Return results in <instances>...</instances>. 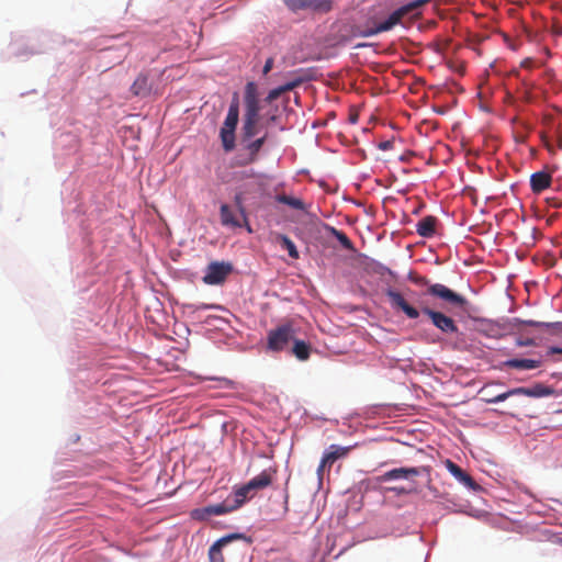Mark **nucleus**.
<instances>
[{
  "label": "nucleus",
  "mask_w": 562,
  "mask_h": 562,
  "mask_svg": "<svg viewBox=\"0 0 562 562\" xmlns=\"http://www.w3.org/2000/svg\"><path fill=\"white\" fill-rule=\"evenodd\" d=\"M385 295L389 299L391 307L394 311L403 312L408 318L416 319L419 317L420 313H423L430 318L432 325L441 333L456 334L458 331L456 322L446 314L427 306H423L419 311L411 305L402 293L393 289L386 290Z\"/></svg>",
  "instance_id": "nucleus-1"
},
{
  "label": "nucleus",
  "mask_w": 562,
  "mask_h": 562,
  "mask_svg": "<svg viewBox=\"0 0 562 562\" xmlns=\"http://www.w3.org/2000/svg\"><path fill=\"white\" fill-rule=\"evenodd\" d=\"M429 1L430 0H415L396 9L394 12L390 14V16L385 21L379 23L374 27H370L362 31L360 33V36L369 37L392 30L396 24H398L402 21V19L405 15L412 13L415 10H418Z\"/></svg>",
  "instance_id": "nucleus-2"
},
{
  "label": "nucleus",
  "mask_w": 562,
  "mask_h": 562,
  "mask_svg": "<svg viewBox=\"0 0 562 562\" xmlns=\"http://www.w3.org/2000/svg\"><path fill=\"white\" fill-rule=\"evenodd\" d=\"M552 390L549 386H546L541 383H537L531 387H515L512 390H508L504 393H501L498 395H495L493 397H486L484 401L487 404H494L506 401L508 397L513 395H525L529 397H543L552 394Z\"/></svg>",
  "instance_id": "nucleus-3"
},
{
  "label": "nucleus",
  "mask_w": 562,
  "mask_h": 562,
  "mask_svg": "<svg viewBox=\"0 0 562 562\" xmlns=\"http://www.w3.org/2000/svg\"><path fill=\"white\" fill-rule=\"evenodd\" d=\"M427 293L434 297L441 300L445 304L451 307L462 308L468 304V300L449 289L445 284L434 283L427 288Z\"/></svg>",
  "instance_id": "nucleus-4"
},
{
  "label": "nucleus",
  "mask_w": 562,
  "mask_h": 562,
  "mask_svg": "<svg viewBox=\"0 0 562 562\" xmlns=\"http://www.w3.org/2000/svg\"><path fill=\"white\" fill-rule=\"evenodd\" d=\"M295 330L291 323L283 324L268 334V348L272 351H281L294 339Z\"/></svg>",
  "instance_id": "nucleus-5"
},
{
  "label": "nucleus",
  "mask_w": 562,
  "mask_h": 562,
  "mask_svg": "<svg viewBox=\"0 0 562 562\" xmlns=\"http://www.w3.org/2000/svg\"><path fill=\"white\" fill-rule=\"evenodd\" d=\"M245 114L244 119L259 120L261 110L257 85L249 81L245 86L244 93Z\"/></svg>",
  "instance_id": "nucleus-6"
},
{
  "label": "nucleus",
  "mask_w": 562,
  "mask_h": 562,
  "mask_svg": "<svg viewBox=\"0 0 562 562\" xmlns=\"http://www.w3.org/2000/svg\"><path fill=\"white\" fill-rule=\"evenodd\" d=\"M233 271V266L229 262H211L205 270L203 282L210 285L222 284Z\"/></svg>",
  "instance_id": "nucleus-7"
},
{
  "label": "nucleus",
  "mask_w": 562,
  "mask_h": 562,
  "mask_svg": "<svg viewBox=\"0 0 562 562\" xmlns=\"http://www.w3.org/2000/svg\"><path fill=\"white\" fill-rule=\"evenodd\" d=\"M284 4L293 12L312 10L328 12L331 9V0H283Z\"/></svg>",
  "instance_id": "nucleus-8"
},
{
  "label": "nucleus",
  "mask_w": 562,
  "mask_h": 562,
  "mask_svg": "<svg viewBox=\"0 0 562 562\" xmlns=\"http://www.w3.org/2000/svg\"><path fill=\"white\" fill-rule=\"evenodd\" d=\"M233 512L227 502L195 508L191 512V517L196 520H206L211 516H220Z\"/></svg>",
  "instance_id": "nucleus-9"
},
{
  "label": "nucleus",
  "mask_w": 562,
  "mask_h": 562,
  "mask_svg": "<svg viewBox=\"0 0 562 562\" xmlns=\"http://www.w3.org/2000/svg\"><path fill=\"white\" fill-rule=\"evenodd\" d=\"M352 448V446L342 447L339 445H330L322 457L323 467H328L329 471L333 464L339 459L346 458L350 453Z\"/></svg>",
  "instance_id": "nucleus-10"
},
{
  "label": "nucleus",
  "mask_w": 562,
  "mask_h": 562,
  "mask_svg": "<svg viewBox=\"0 0 562 562\" xmlns=\"http://www.w3.org/2000/svg\"><path fill=\"white\" fill-rule=\"evenodd\" d=\"M234 539H247L241 533H233L226 537L218 539L215 543H213L209 550V559L210 562H225L224 557L222 554V548L226 546Z\"/></svg>",
  "instance_id": "nucleus-11"
},
{
  "label": "nucleus",
  "mask_w": 562,
  "mask_h": 562,
  "mask_svg": "<svg viewBox=\"0 0 562 562\" xmlns=\"http://www.w3.org/2000/svg\"><path fill=\"white\" fill-rule=\"evenodd\" d=\"M446 468L457 480L463 483L467 487L473 491L480 490V485L472 479V476L464 472L458 464H456L451 460H446Z\"/></svg>",
  "instance_id": "nucleus-12"
},
{
  "label": "nucleus",
  "mask_w": 562,
  "mask_h": 562,
  "mask_svg": "<svg viewBox=\"0 0 562 562\" xmlns=\"http://www.w3.org/2000/svg\"><path fill=\"white\" fill-rule=\"evenodd\" d=\"M419 475V469L417 468H397L392 469L382 475L376 477V481L380 483L392 481V480H401V479H409L412 476Z\"/></svg>",
  "instance_id": "nucleus-13"
},
{
  "label": "nucleus",
  "mask_w": 562,
  "mask_h": 562,
  "mask_svg": "<svg viewBox=\"0 0 562 562\" xmlns=\"http://www.w3.org/2000/svg\"><path fill=\"white\" fill-rule=\"evenodd\" d=\"M552 176L546 171H537L530 176V188L536 194L541 193L551 186Z\"/></svg>",
  "instance_id": "nucleus-14"
},
{
  "label": "nucleus",
  "mask_w": 562,
  "mask_h": 562,
  "mask_svg": "<svg viewBox=\"0 0 562 562\" xmlns=\"http://www.w3.org/2000/svg\"><path fill=\"white\" fill-rule=\"evenodd\" d=\"M437 224V217L432 215L425 216L416 224V233L420 237L431 238L436 234Z\"/></svg>",
  "instance_id": "nucleus-15"
},
{
  "label": "nucleus",
  "mask_w": 562,
  "mask_h": 562,
  "mask_svg": "<svg viewBox=\"0 0 562 562\" xmlns=\"http://www.w3.org/2000/svg\"><path fill=\"white\" fill-rule=\"evenodd\" d=\"M235 130L236 126L229 124L224 121L223 126L220 131V137L222 142V146L225 151L229 153L235 148Z\"/></svg>",
  "instance_id": "nucleus-16"
},
{
  "label": "nucleus",
  "mask_w": 562,
  "mask_h": 562,
  "mask_svg": "<svg viewBox=\"0 0 562 562\" xmlns=\"http://www.w3.org/2000/svg\"><path fill=\"white\" fill-rule=\"evenodd\" d=\"M276 470L272 469V468H269V469H266L263 470L260 474H258L257 476L252 477L248 484L250 486V488L252 490V492L257 491V490H262L267 486H269L272 482V477H273V474H276Z\"/></svg>",
  "instance_id": "nucleus-17"
},
{
  "label": "nucleus",
  "mask_w": 562,
  "mask_h": 562,
  "mask_svg": "<svg viewBox=\"0 0 562 562\" xmlns=\"http://www.w3.org/2000/svg\"><path fill=\"white\" fill-rule=\"evenodd\" d=\"M266 139H267V135H263L260 138L249 142L245 147L246 150L248 151V156L240 161V165L244 166V165L255 162L258 159V154H259L260 149L262 148Z\"/></svg>",
  "instance_id": "nucleus-18"
},
{
  "label": "nucleus",
  "mask_w": 562,
  "mask_h": 562,
  "mask_svg": "<svg viewBox=\"0 0 562 562\" xmlns=\"http://www.w3.org/2000/svg\"><path fill=\"white\" fill-rule=\"evenodd\" d=\"M541 366L540 360L535 359H508L502 363V368H513L519 370H532Z\"/></svg>",
  "instance_id": "nucleus-19"
},
{
  "label": "nucleus",
  "mask_w": 562,
  "mask_h": 562,
  "mask_svg": "<svg viewBox=\"0 0 562 562\" xmlns=\"http://www.w3.org/2000/svg\"><path fill=\"white\" fill-rule=\"evenodd\" d=\"M151 86L146 75H138L131 87V91L136 97H146L150 93Z\"/></svg>",
  "instance_id": "nucleus-20"
},
{
  "label": "nucleus",
  "mask_w": 562,
  "mask_h": 562,
  "mask_svg": "<svg viewBox=\"0 0 562 562\" xmlns=\"http://www.w3.org/2000/svg\"><path fill=\"white\" fill-rule=\"evenodd\" d=\"M302 82H303L302 78H295V79H293V80H291V81L280 86L278 88H274V89L270 90L268 95H267V101L271 102V101L278 99L281 94L295 89Z\"/></svg>",
  "instance_id": "nucleus-21"
},
{
  "label": "nucleus",
  "mask_w": 562,
  "mask_h": 562,
  "mask_svg": "<svg viewBox=\"0 0 562 562\" xmlns=\"http://www.w3.org/2000/svg\"><path fill=\"white\" fill-rule=\"evenodd\" d=\"M254 493L255 492H252V490L250 488L248 483L238 487L234 492V496H235L234 503L229 504L232 509L236 510L237 508H239L246 502L247 498H251L254 496Z\"/></svg>",
  "instance_id": "nucleus-22"
},
{
  "label": "nucleus",
  "mask_w": 562,
  "mask_h": 562,
  "mask_svg": "<svg viewBox=\"0 0 562 562\" xmlns=\"http://www.w3.org/2000/svg\"><path fill=\"white\" fill-rule=\"evenodd\" d=\"M221 223L224 226L240 227L241 224L237 220L235 213L227 204H222L220 209Z\"/></svg>",
  "instance_id": "nucleus-23"
},
{
  "label": "nucleus",
  "mask_w": 562,
  "mask_h": 562,
  "mask_svg": "<svg viewBox=\"0 0 562 562\" xmlns=\"http://www.w3.org/2000/svg\"><path fill=\"white\" fill-rule=\"evenodd\" d=\"M224 121L228 122L229 124H232L234 126H237V124H238V121H239V97H238L237 92H235L233 95V99H232L229 108H228L227 115Z\"/></svg>",
  "instance_id": "nucleus-24"
},
{
  "label": "nucleus",
  "mask_w": 562,
  "mask_h": 562,
  "mask_svg": "<svg viewBox=\"0 0 562 562\" xmlns=\"http://www.w3.org/2000/svg\"><path fill=\"white\" fill-rule=\"evenodd\" d=\"M276 241L280 244L281 248L288 251L291 258H299V251L295 244L286 235L277 234Z\"/></svg>",
  "instance_id": "nucleus-25"
},
{
  "label": "nucleus",
  "mask_w": 562,
  "mask_h": 562,
  "mask_svg": "<svg viewBox=\"0 0 562 562\" xmlns=\"http://www.w3.org/2000/svg\"><path fill=\"white\" fill-rule=\"evenodd\" d=\"M276 200L279 203L285 204V205L290 206L291 209H294V210H297V211H305L306 210L305 203L301 199H299V198L290 196V195H286V194H278L276 196Z\"/></svg>",
  "instance_id": "nucleus-26"
},
{
  "label": "nucleus",
  "mask_w": 562,
  "mask_h": 562,
  "mask_svg": "<svg viewBox=\"0 0 562 562\" xmlns=\"http://www.w3.org/2000/svg\"><path fill=\"white\" fill-rule=\"evenodd\" d=\"M293 342H294L293 348H292L293 355L299 360H302V361L307 360L310 357V350H311L310 345L300 339H293Z\"/></svg>",
  "instance_id": "nucleus-27"
},
{
  "label": "nucleus",
  "mask_w": 562,
  "mask_h": 562,
  "mask_svg": "<svg viewBox=\"0 0 562 562\" xmlns=\"http://www.w3.org/2000/svg\"><path fill=\"white\" fill-rule=\"evenodd\" d=\"M258 122L259 120L244 119L241 127V135L244 142L251 139L257 134Z\"/></svg>",
  "instance_id": "nucleus-28"
},
{
  "label": "nucleus",
  "mask_w": 562,
  "mask_h": 562,
  "mask_svg": "<svg viewBox=\"0 0 562 562\" xmlns=\"http://www.w3.org/2000/svg\"><path fill=\"white\" fill-rule=\"evenodd\" d=\"M328 231L330 235L334 236L345 249L355 251L352 241L342 231H339L335 227H328Z\"/></svg>",
  "instance_id": "nucleus-29"
},
{
  "label": "nucleus",
  "mask_w": 562,
  "mask_h": 562,
  "mask_svg": "<svg viewBox=\"0 0 562 562\" xmlns=\"http://www.w3.org/2000/svg\"><path fill=\"white\" fill-rule=\"evenodd\" d=\"M522 326H532V327L544 328L546 323L544 322H537V321H524V319H520V318H514L510 322V327L513 329L517 330V333H519V334L524 333Z\"/></svg>",
  "instance_id": "nucleus-30"
},
{
  "label": "nucleus",
  "mask_w": 562,
  "mask_h": 562,
  "mask_svg": "<svg viewBox=\"0 0 562 562\" xmlns=\"http://www.w3.org/2000/svg\"><path fill=\"white\" fill-rule=\"evenodd\" d=\"M408 279H409L414 284H416V285H420V286H424V285L429 286V285H431V284H430V282H429V280H428L426 277H424V276H419V274L414 273V272H411V273L408 274Z\"/></svg>",
  "instance_id": "nucleus-31"
},
{
  "label": "nucleus",
  "mask_w": 562,
  "mask_h": 562,
  "mask_svg": "<svg viewBox=\"0 0 562 562\" xmlns=\"http://www.w3.org/2000/svg\"><path fill=\"white\" fill-rule=\"evenodd\" d=\"M544 328L554 336H562V322L546 323Z\"/></svg>",
  "instance_id": "nucleus-32"
},
{
  "label": "nucleus",
  "mask_w": 562,
  "mask_h": 562,
  "mask_svg": "<svg viewBox=\"0 0 562 562\" xmlns=\"http://www.w3.org/2000/svg\"><path fill=\"white\" fill-rule=\"evenodd\" d=\"M516 345L518 347H529V346H535L536 345V341L533 338H524V337H519L516 339Z\"/></svg>",
  "instance_id": "nucleus-33"
},
{
  "label": "nucleus",
  "mask_w": 562,
  "mask_h": 562,
  "mask_svg": "<svg viewBox=\"0 0 562 562\" xmlns=\"http://www.w3.org/2000/svg\"><path fill=\"white\" fill-rule=\"evenodd\" d=\"M273 67V58H268L263 65L262 74L267 75Z\"/></svg>",
  "instance_id": "nucleus-34"
},
{
  "label": "nucleus",
  "mask_w": 562,
  "mask_h": 562,
  "mask_svg": "<svg viewBox=\"0 0 562 562\" xmlns=\"http://www.w3.org/2000/svg\"><path fill=\"white\" fill-rule=\"evenodd\" d=\"M389 491L395 493L396 495L408 494L411 492V491L406 490L405 487H398V486L389 487Z\"/></svg>",
  "instance_id": "nucleus-35"
},
{
  "label": "nucleus",
  "mask_w": 562,
  "mask_h": 562,
  "mask_svg": "<svg viewBox=\"0 0 562 562\" xmlns=\"http://www.w3.org/2000/svg\"><path fill=\"white\" fill-rule=\"evenodd\" d=\"M393 140H384L379 144L381 150H389L393 147Z\"/></svg>",
  "instance_id": "nucleus-36"
},
{
  "label": "nucleus",
  "mask_w": 562,
  "mask_h": 562,
  "mask_svg": "<svg viewBox=\"0 0 562 562\" xmlns=\"http://www.w3.org/2000/svg\"><path fill=\"white\" fill-rule=\"evenodd\" d=\"M260 175L258 172H256L255 170H248V171L241 172V178L243 179H246V178H257Z\"/></svg>",
  "instance_id": "nucleus-37"
},
{
  "label": "nucleus",
  "mask_w": 562,
  "mask_h": 562,
  "mask_svg": "<svg viewBox=\"0 0 562 562\" xmlns=\"http://www.w3.org/2000/svg\"><path fill=\"white\" fill-rule=\"evenodd\" d=\"M235 202H236V204H237V206H238V209H239V211H240V213H241L243 217L246 220V216H245V213H244V206H243V203H241V198H240V195H238V194H237V195L235 196Z\"/></svg>",
  "instance_id": "nucleus-38"
},
{
  "label": "nucleus",
  "mask_w": 562,
  "mask_h": 562,
  "mask_svg": "<svg viewBox=\"0 0 562 562\" xmlns=\"http://www.w3.org/2000/svg\"><path fill=\"white\" fill-rule=\"evenodd\" d=\"M326 469L328 470V467H323V460H321V463L317 468V475H318L319 480L323 479V475H324V472Z\"/></svg>",
  "instance_id": "nucleus-39"
},
{
  "label": "nucleus",
  "mask_w": 562,
  "mask_h": 562,
  "mask_svg": "<svg viewBox=\"0 0 562 562\" xmlns=\"http://www.w3.org/2000/svg\"><path fill=\"white\" fill-rule=\"evenodd\" d=\"M554 353H562V348L561 347H550L548 349V355H554Z\"/></svg>",
  "instance_id": "nucleus-40"
},
{
  "label": "nucleus",
  "mask_w": 562,
  "mask_h": 562,
  "mask_svg": "<svg viewBox=\"0 0 562 562\" xmlns=\"http://www.w3.org/2000/svg\"><path fill=\"white\" fill-rule=\"evenodd\" d=\"M366 44H358L357 47H363Z\"/></svg>",
  "instance_id": "nucleus-41"
}]
</instances>
